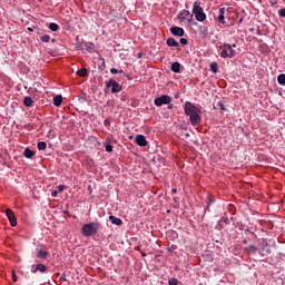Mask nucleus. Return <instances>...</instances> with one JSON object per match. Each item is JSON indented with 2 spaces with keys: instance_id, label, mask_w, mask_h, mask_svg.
<instances>
[{
  "instance_id": "412c9836",
  "label": "nucleus",
  "mask_w": 285,
  "mask_h": 285,
  "mask_svg": "<svg viewBox=\"0 0 285 285\" xmlns=\"http://www.w3.org/2000/svg\"><path fill=\"white\" fill-rule=\"evenodd\" d=\"M246 252L255 255V253H257V247L255 245H249L248 247H246Z\"/></svg>"
},
{
  "instance_id": "bb28decb",
  "label": "nucleus",
  "mask_w": 285,
  "mask_h": 285,
  "mask_svg": "<svg viewBox=\"0 0 285 285\" xmlns=\"http://www.w3.org/2000/svg\"><path fill=\"white\" fill-rule=\"evenodd\" d=\"M215 110H217V108H219V110H226V107L224 106V102L218 101L215 106H214Z\"/></svg>"
},
{
  "instance_id": "dca6fc26",
  "label": "nucleus",
  "mask_w": 285,
  "mask_h": 285,
  "mask_svg": "<svg viewBox=\"0 0 285 285\" xmlns=\"http://www.w3.org/2000/svg\"><path fill=\"white\" fill-rule=\"evenodd\" d=\"M135 144H148L145 135H137L134 139Z\"/></svg>"
},
{
  "instance_id": "393cba45",
  "label": "nucleus",
  "mask_w": 285,
  "mask_h": 285,
  "mask_svg": "<svg viewBox=\"0 0 285 285\" xmlns=\"http://www.w3.org/2000/svg\"><path fill=\"white\" fill-rule=\"evenodd\" d=\"M210 70H212V72L217 73V70H219V65H217V62H212Z\"/></svg>"
},
{
  "instance_id": "a211bd4d",
  "label": "nucleus",
  "mask_w": 285,
  "mask_h": 285,
  "mask_svg": "<svg viewBox=\"0 0 285 285\" xmlns=\"http://www.w3.org/2000/svg\"><path fill=\"white\" fill-rule=\"evenodd\" d=\"M61 104H63V97H61V96L53 97V106L59 107V106H61Z\"/></svg>"
},
{
  "instance_id": "5701e85b",
  "label": "nucleus",
  "mask_w": 285,
  "mask_h": 285,
  "mask_svg": "<svg viewBox=\"0 0 285 285\" xmlns=\"http://www.w3.org/2000/svg\"><path fill=\"white\" fill-rule=\"evenodd\" d=\"M78 77H88V69L82 68L77 71Z\"/></svg>"
},
{
  "instance_id": "72a5a7b5",
  "label": "nucleus",
  "mask_w": 285,
  "mask_h": 285,
  "mask_svg": "<svg viewBox=\"0 0 285 285\" xmlns=\"http://www.w3.org/2000/svg\"><path fill=\"white\" fill-rule=\"evenodd\" d=\"M12 282L17 283L18 278H17V272L12 271Z\"/></svg>"
},
{
  "instance_id": "20e7f679",
  "label": "nucleus",
  "mask_w": 285,
  "mask_h": 285,
  "mask_svg": "<svg viewBox=\"0 0 285 285\" xmlns=\"http://www.w3.org/2000/svg\"><path fill=\"white\" fill-rule=\"evenodd\" d=\"M191 12L195 16L196 21H206V13L204 12V8H202L200 1L194 2Z\"/></svg>"
},
{
  "instance_id": "79ce46f5",
  "label": "nucleus",
  "mask_w": 285,
  "mask_h": 285,
  "mask_svg": "<svg viewBox=\"0 0 285 285\" xmlns=\"http://www.w3.org/2000/svg\"><path fill=\"white\" fill-rule=\"evenodd\" d=\"M104 68H106V63H105V62H102V66L99 67V69H100V70H104Z\"/></svg>"
},
{
  "instance_id": "4be33fe9",
  "label": "nucleus",
  "mask_w": 285,
  "mask_h": 285,
  "mask_svg": "<svg viewBox=\"0 0 285 285\" xmlns=\"http://www.w3.org/2000/svg\"><path fill=\"white\" fill-rule=\"evenodd\" d=\"M37 269L39 273H46V271H48V267L45 264H37Z\"/></svg>"
},
{
  "instance_id": "a19ab883",
  "label": "nucleus",
  "mask_w": 285,
  "mask_h": 285,
  "mask_svg": "<svg viewBox=\"0 0 285 285\" xmlns=\"http://www.w3.org/2000/svg\"><path fill=\"white\" fill-rule=\"evenodd\" d=\"M168 106H167V108L169 109V110H173V104H167Z\"/></svg>"
},
{
  "instance_id": "c756f323",
  "label": "nucleus",
  "mask_w": 285,
  "mask_h": 285,
  "mask_svg": "<svg viewBox=\"0 0 285 285\" xmlns=\"http://www.w3.org/2000/svg\"><path fill=\"white\" fill-rule=\"evenodd\" d=\"M110 72L111 75H117V73L122 75L124 70L118 71L116 68H111Z\"/></svg>"
},
{
  "instance_id": "c85d7f7f",
  "label": "nucleus",
  "mask_w": 285,
  "mask_h": 285,
  "mask_svg": "<svg viewBox=\"0 0 285 285\" xmlns=\"http://www.w3.org/2000/svg\"><path fill=\"white\" fill-rule=\"evenodd\" d=\"M168 284H169V285H179V281H177V278H170V279L168 281Z\"/></svg>"
},
{
  "instance_id": "c9c22d12",
  "label": "nucleus",
  "mask_w": 285,
  "mask_h": 285,
  "mask_svg": "<svg viewBox=\"0 0 285 285\" xmlns=\"http://www.w3.org/2000/svg\"><path fill=\"white\" fill-rule=\"evenodd\" d=\"M30 272H31V273H37V272H38V269H37V264L31 265Z\"/></svg>"
},
{
  "instance_id": "49530a36",
  "label": "nucleus",
  "mask_w": 285,
  "mask_h": 285,
  "mask_svg": "<svg viewBox=\"0 0 285 285\" xmlns=\"http://www.w3.org/2000/svg\"><path fill=\"white\" fill-rule=\"evenodd\" d=\"M139 146H148L147 144H139Z\"/></svg>"
},
{
  "instance_id": "b1692460",
  "label": "nucleus",
  "mask_w": 285,
  "mask_h": 285,
  "mask_svg": "<svg viewBox=\"0 0 285 285\" xmlns=\"http://www.w3.org/2000/svg\"><path fill=\"white\" fill-rule=\"evenodd\" d=\"M49 30H51V32H57V30H59V24L51 22L49 24Z\"/></svg>"
},
{
  "instance_id": "37998d69",
  "label": "nucleus",
  "mask_w": 285,
  "mask_h": 285,
  "mask_svg": "<svg viewBox=\"0 0 285 285\" xmlns=\"http://www.w3.org/2000/svg\"><path fill=\"white\" fill-rule=\"evenodd\" d=\"M110 124V120L106 119L105 120V126H108Z\"/></svg>"
},
{
  "instance_id": "9d476101",
  "label": "nucleus",
  "mask_w": 285,
  "mask_h": 285,
  "mask_svg": "<svg viewBox=\"0 0 285 285\" xmlns=\"http://www.w3.org/2000/svg\"><path fill=\"white\" fill-rule=\"evenodd\" d=\"M6 215L9 219V222H10V225L12 227L17 226V216L14 215V212H12V209H10V208H7L6 209Z\"/></svg>"
},
{
  "instance_id": "aec40b11",
  "label": "nucleus",
  "mask_w": 285,
  "mask_h": 285,
  "mask_svg": "<svg viewBox=\"0 0 285 285\" xmlns=\"http://www.w3.org/2000/svg\"><path fill=\"white\" fill-rule=\"evenodd\" d=\"M23 104H24V106H27V108H30V107H32V104H35V101L32 100L31 97H26L23 99Z\"/></svg>"
},
{
  "instance_id": "ddd939ff",
  "label": "nucleus",
  "mask_w": 285,
  "mask_h": 285,
  "mask_svg": "<svg viewBox=\"0 0 285 285\" xmlns=\"http://www.w3.org/2000/svg\"><path fill=\"white\" fill-rule=\"evenodd\" d=\"M109 220L111 222V224H115L116 226H121V224H124V220H121V218H118L114 215L109 216Z\"/></svg>"
},
{
  "instance_id": "6e6552de",
  "label": "nucleus",
  "mask_w": 285,
  "mask_h": 285,
  "mask_svg": "<svg viewBox=\"0 0 285 285\" xmlns=\"http://www.w3.org/2000/svg\"><path fill=\"white\" fill-rule=\"evenodd\" d=\"M261 248H262V250L259 252L261 255H271V247H268V239L263 238L261 240Z\"/></svg>"
},
{
  "instance_id": "09e8293b",
  "label": "nucleus",
  "mask_w": 285,
  "mask_h": 285,
  "mask_svg": "<svg viewBox=\"0 0 285 285\" xmlns=\"http://www.w3.org/2000/svg\"><path fill=\"white\" fill-rule=\"evenodd\" d=\"M49 148H52V144H49Z\"/></svg>"
},
{
  "instance_id": "4468645a",
  "label": "nucleus",
  "mask_w": 285,
  "mask_h": 285,
  "mask_svg": "<svg viewBox=\"0 0 285 285\" xmlns=\"http://www.w3.org/2000/svg\"><path fill=\"white\" fill-rule=\"evenodd\" d=\"M167 46H169V48H179V42H177L175 38H168Z\"/></svg>"
},
{
  "instance_id": "de8ad7c7",
  "label": "nucleus",
  "mask_w": 285,
  "mask_h": 285,
  "mask_svg": "<svg viewBox=\"0 0 285 285\" xmlns=\"http://www.w3.org/2000/svg\"><path fill=\"white\" fill-rule=\"evenodd\" d=\"M38 144H46V141H39Z\"/></svg>"
},
{
  "instance_id": "f03ea898",
  "label": "nucleus",
  "mask_w": 285,
  "mask_h": 285,
  "mask_svg": "<svg viewBox=\"0 0 285 285\" xmlns=\"http://www.w3.org/2000/svg\"><path fill=\"white\" fill-rule=\"evenodd\" d=\"M100 226L97 222L85 224L81 227V233L83 237H92V235H97Z\"/></svg>"
},
{
  "instance_id": "c03bdc74",
  "label": "nucleus",
  "mask_w": 285,
  "mask_h": 285,
  "mask_svg": "<svg viewBox=\"0 0 285 285\" xmlns=\"http://www.w3.org/2000/svg\"><path fill=\"white\" fill-rule=\"evenodd\" d=\"M128 139H129V140H132V139H134V136H132V135H129V136H128Z\"/></svg>"
},
{
  "instance_id": "4c0bfd02",
  "label": "nucleus",
  "mask_w": 285,
  "mask_h": 285,
  "mask_svg": "<svg viewBox=\"0 0 285 285\" xmlns=\"http://www.w3.org/2000/svg\"><path fill=\"white\" fill-rule=\"evenodd\" d=\"M279 17H285V8L281 9L278 11Z\"/></svg>"
},
{
  "instance_id": "423d86ee",
  "label": "nucleus",
  "mask_w": 285,
  "mask_h": 285,
  "mask_svg": "<svg viewBox=\"0 0 285 285\" xmlns=\"http://www.w3.org/2000/svg\"><path fill=\"white\" fill-rule=\"evenodd\" d=\"M170 101H173V98H170V96L163 95V96L156 98L154 100V104H155V106H157L159 108V107H161L164 105L170 104Z\"/></svg>"
},
{
  "instance_id": "9b49d317",
  "label": "nucleus",
  "mask_w": 285,
  "mask_h": 285,
  "mask_svg": "<svg viewBox=\"0 0 285 285\" xmlns=\"http://www.w3.org/2000/svg\"><path fill=\"white\" fill-rule=\"evenodd\" d=\"M170 32L174 37H184V28L181 27H171Z\"/></svg>"
},
{
  "instance_id": "a878e982",
  "label": "nucleus",
  "mask_w": 285,
  "mask_h": 285,
  "mask_svg": "<svg viewBox=\"0 0 285 285\" xmlns=\"http://www.w3.org/2000/svg\"><path fill=\"white\" fill-rule=\"evenodd\" d=\"M277 81L278 83H281V86H285V75L284 73L278 75Z\"/></svg>"
},
{
  "instance_id": "6ab92c4d",
  "label": "nucleus",
  "mask_w": 285,
  "mask_h": 285,
  "mask_svg": "<svg viewBox=\"0 0 285 285\" xmlns=\"http://www.w3.org/2000/svg\"><path fill=\"white\" fill-rule=\"evenodd\" d=\"M210 204H215V197L213 195L207 196V207L206 210H210Z\"/></svg>"
},
{
  "instance_id": "2eb2a0df",
  "label": "nucleus",
  "mask_w": 285,
  "mask_h": 285,
  "mask_svg": "<svg viewBox=\"0 0 285 285\" xmlns=\"http://www.w3.org/2000/svg\"><path fill=\"white\" fill-rule=\"evenodd\" d=\"M170 70L171 72L179 73L181 72V65L179 62H174L171 63Z\"/></svg>"
},
{
  "instance_id": "f8f14e48",
  "label": "nucleus",
  "mask_w": 285,
  "mask_h": 285,
  "mask_svg": "<svg viewBox=\"0 0 285 285\" xmlns=\"http://www.w3.org/2000/svg\"><path fill=\"white\" fill-rule=\"evenodd\" d=\"M48 250L43 249V248H40L38 249L37 254H36V257L38 259H46L48 257Z\"/></svg>"
},
{
  "instance_id": "0eeeda50",
  "label": "nucleus",
  "mask_w": 285,
  "mask_h": 285,
  "mask_svg": "<svg viewBox=\"0 0 285 285\" xmlns=\"http://www.w3.org/2000/svg\"><path fill=\"white\" fill-rule=\"evenodd\" d=\"M226 13L228 14V9H225V7L218 10L217 21L220 22L223 26H226Z\"/></svg>"
},
{
  "instance_id": "f257e3e1",
  "label": "nucleus",
  "mask_w": 285,
  "mask_h": 285,
  "mask_svg": "<svg viewBox=\"0 0 285 285\" xmlns=\"http://www.w3.org/2000/svg\"><path fill=\"white\" fill-rule=\"evenodd\" d=\"M185 115L189 117L191 126H199L202 124V116H199V108L195 107L190 101L185 102Z\"/></svg>"
},
{
  "instance_id": "7ed1b4c3",
  "label": "nucleus",
  "mask_w": 285,
  "mask_h": 285,
  "mask_svg": "<svg viewBox=\"0 0 285 285\" xmlns=\"http://www.w3.org/2000/svg\"><path fill=\"white\" fill-rule=\"evenodd\" d=\"M233 48H237V45L225 43L224 46H220L219 47V50H222L220 57L223 59H233V57H235V49Z\"/></svg>"
},
{
  "instance_id": "2f4dec72",
  "label": "nucleus",
  "mask_w": 285,
  "mask_h": 285,
  "mask_svg": "<svg viewBox=\"0 0 285 285\" xmlns=\"http://www.w3.org/2000/svg\"><path fill=\"white\" fill-rule=\"evenodd\" d=\"M47 146H48L47 144H38V149L46 150Z\"/></svg>"
},
{
  "instance_id": "e433bc0d",
  "label": "nucleus",
  "mask_w": 285,
  "mask_h": 285,
  "mask_svg": "<svg viewBox=\"0 0 285 285\" xmlns=\"http://www.w3.org/2000/svg\"><path fill=\"white\" fill-rule=\"evenodd\" d=\"M58 190H59V193H63V190H66V186L59 185Z\"/></svg>"
},
{
  "instance_id": "ea45409f",
  "label": "nucleus",
  "mask_w": 285,
  "mask_h": 285,
  "mask_svg": "<svg viewBox=\"0 0 285 285\" xmlns=\"http://www.w3.org/2000/svg\"><path fill=\"white\" fill-rule=\"evenodd\" d=\"M59 195V193L57 191V190H53L52 193H51V196H53V197H57Z\"/></svg>"
},
{
  "instance_id": "8fccbe9b",
  "label": "nucleus",
  "mask_w": 285,
  "mask_h": 285,
  "mask_svg": "<svg viewBox=\"0 0 285 285\" xmlns=\"http://www.w3.org/2000/svg\"><path fill=\"white\" fill-rule=\"evenodd\" d=\"M238 23H242V19L238 21Z\"/></svg>"
},
{
  "instance_id": "473e14b6",
  "label": "nucleus",
  "mask_w": 285,
  "mask_h": 285,
  "mask_svg": "<svg viewBox=\"0 0 285 285\" xmlns=\"http://www.w3.org/2000/svg\"><path fill=\"white\" fill-rule=\"evenodd\" d=\"M106 151H107V153H112V145L107 144V145H106Z\"/></svg>"
},
{
  "instance_id": "1a4fd4ad",
  "label": "nucleus",
  "mask_w": 285,
  "mask_h": 285,
  "mask_svg": "<svg viewBox=\"0 0 285 285\" xmlns=\"http://www.w3.org/2000/svg\"><path fill=\"white\" fill-rule=\"evenodd\" d=\"M178 19L180 21H193V14L188 10H183L178 13Z\"/></svg>"
},
{
  "instance_id": "a18cd8bd",
  "label": "nucleus",
  "mask_w": 285,
  "mask_h": 285,
  "mask_svg": "<svg viewBox=\"0 0 285 285\" xmlns=\"http://www.w3.org/2000/svg\"><path fill=\"white\" fill-rule=\"evenodd\" d=\"M171 193H177V189H175V188H174V189H171Z\"/></svg>"
},
{
  "instance_id": "f704fd0d",
  "label": "nucleus",
  "mask_w": 285,
  "mask_h": 285,
  "mask_svg": "<svg viewBox=\"0 0 285 285\" xmlns=\"http://www.w3.org/2000/svg\"><path fill=\"white\" fill-rule=\"evenodd\" d=\"M87 48H88V50H94L95 45L92 42H88Z\"/></svg>"
},
{
  "instance_id": "f3484780",
  "label": "nucleus",
  "mask_w": 285,
  "mask_h": 285,
  "mask_svg": "<svg viewBox=\"0 0 285 285\" xmlns=\"http://www.w3.org/2000/svg\"><path fill=\"white\" fill-rule=\"evenodd\" d=\"M35 151L31 150L30 148H26L23 151V157H26L27 159H32V157H35Z\"/></svg>"
},
{
  "instance_id": "7c9ffc66",
  "label": "nucleus",
  "mask_w": 285,
  "mask_h": 285,
  "mask_svg": "<svg viewBox=\"0 0 285 285\" xmlns=\"http://www.w3.org/2000/svg\"><path fill=\"white\" fill-rule=\"evenodd\" d=\"M180 43H181V46H188V39H186V38H180Z\"/></svg>"
},
{
  "instance_id": "58836bf2",
  "label": "nucleus",
  "mask_w": 285,
  "mask_h": 285,
  "mask_svg": "<svg viewBox=\"0 0 285 285\" xmlns=\"http://www.w3.org/2000/svg\"><path fill=\"white\" fill-rule=\"evenodd\" d=\"M269 3H271L272 6H276V4H277V0H269Z\"/></svg>"
},
{
  "instance_id": "cd10ccee",
  "label": "nucleus",
  "mask_w": 285,
  "mask_h": 285,
  "mask_svg": "<svg viewBox=\"0 0 285 285\" xmlns=\"http://www.w3.org/2000/svg\"><path fill=\"white\" fill-rule=\"evenodd\" d=\"M40 41H42L43 43H48V41H50V36L45 35V36L40 37Z\"/></svg>"
},
{
  "instance_id": "39448f33",
  "label": "nucleus",
  "mask_w": 285,
  "mask_h": 285,
  "mask_svg": "<svg viewBox=\"0 0 285 285\" xmlns=\"http://www.w3.org/2000/svg\"><path fill=\"white\" fill-rule=\"evenodd\" d=\"M106 88H111L112 95H116L117 92H121L122 90L121 85L115 81V79H109L108 81H106Z\"/></svg>"
}]
</instances>
